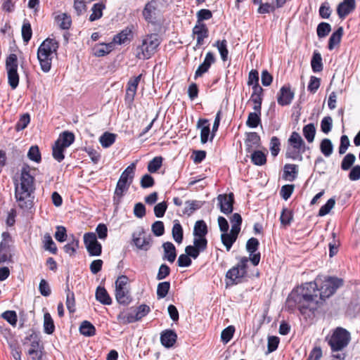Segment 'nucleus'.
I'll list each match as a JSON object with an SVG mask.
<instances>
[{
  "mask_svg": "<svg viewBox=\"0 0 360 360\" xmlns=\"http://www.w3.org/2000/svg\"><path fill=\"white\" fill-rule=\"evenodd\" d=\"M259 141L260 138L256 132L248 133L245 142L247 150L250 152L254 148H256L259 146Z\"/></svg>",
  "mask_w": 360,
  "mask_h": 360,
  "instance_id": "bb28decb",
  "label": "nucleus"
},
{
  "mask_svg": "<svg viewBox=\"0 0 360 360\" xmlns=\"http://www.w3.org/2000/svg\"><path fill=\"white\" fill-rule=\"evenodd\" d=\"M170 288V284L169 282H162L158 284L157 288V295L158 298H164L168 293V291Z\"/></svg>",
  "mask_w": 360,
  "mask_h": 360,
  "instance_id": "5fc2aeb1",
  "label": "nucleus"
},
{
  "mask_svg": "<svg viewBox=\"0 0 360 360\" xmlns=\"http://www.w3.org/2000/svg\"><path fill=\"white\" fill-rule=\"evenodd\" d=\"M311 68L314 72H320L323 69L322 58L320 53H314L311 61Z\"/></svg>",
  "mask_w": 360,
  "mask_h": 360,
  "instance_id": "ea45409f",
  "label": "nucleus"
},
{
  "mask_svg": "<svg viewBox=\"0 0 360 360\" xmlns=\"http://www.w3.org/2000/svg\"><path fill=\"white\" fill-rule=\"evenodd\" d=\"M239 233L234 232H223L221 235V240L224 245L226 247V250L229 251L233 243L236 240Z\"/></svg>",
  "mask_w": 360,
  "mask_h": 360,
  "instance_id": "a878e982",
  "label": "nucleus"
},
{
  "mask_svg": "<svg viewBox=\"0 0 360 360\" xmlns=\"http://www.w3.org/2000/svg\"><path fill=\"white\" fill-rule=\"evenodd\" d=\"M335 200L330 198L325 205H323L319 211V216L323 217L328 214L331 210L335 207Z\"/></svg>",
  "mask_w": 360,
  "mask_h": 360,
  "instance_id": "49530a36",
  "label": "nucleus"
},
{
  "mask_svg": "<svg viewBox=\"0 0 360 360\" xmlns=\"http://www.w3.org/2000/svg\"><path fill=\"white\" fill-rule=\"evenodd\" d=\"M343 34V29L342 27H339L335 32L332 34L329 39L328 49L333 50L334 47L338 45L341 40Z\"/></svg>",
  "mask_w": 360,
  "mask_h": 360,
  "instance_id": "c9c22d12",
  "label": "nucleus"
},
{
  "mask_svg": "<svg viewBox=\"0 0 360 360\" xmlns=\"http://www.w3.org/2000/svg\"><path fill=\"white\" fill-rule=\"evenodd\" d=\"M30 167L24 166L21 169L19 183H15V197L18 206L25 210L32 207V193L34 190V177L30 174Z\"/></svg>",
  "mask_w": 360,
  "mask_h": 360,
  "instance_id": "f03ea898",
  "label": "nucleus"
},
{
  "mask_svg": "<svg viewBox=\"0 0 360 360\" xmlns=\"http://www.w3.org/2000/svg\"><path fill=\"white\" fill-rule=\"evenodd\" d=\"M294 93L291 91L289 87L283 86L278 94L277 101L281 105H289L292 101Z\"/></svg>",
  "mask_w": 360,
  "mask_h": 360,
  "instance_id": "412c9836",
  "label": "nucleus"
},
{
  "mask_svg": "<svg viewBox=\"0 0 360 360\" xmlns=\"http://www.w3.org/2000/svg\"><path fill=\"white\" fill-rule=\"evenodd\" d=\"M230 221L231 224V232L239 233L242 223L241 216L238 213H235L231 217Z\"/></svg>",
  "mask_w": 360,
  "mask_h": 360,
  "instance_id": "a19ab883",
  "label": "nucleus"
},
{
  "mask_svg": "<svg viewBox=\"0 0 360 360\" xmlns=\"http://www.w3.org/2000/svg\"><path fill=\"white\" fill-rule=\"evenodd\" d=\"M342 285V280L340 278L319 276L314 282L298 288L290 297L300 309L313 310L316 308L320 300L331 296Z\"/></svg>",
  "mask_w": 360,
  "mask_h": 360,
  "instance_id": "f257e3e1",
  "label": "nucleus"
},
{
  "mask_svg": "<svg viewBox=\"0 0 360 360\" xmlns=\"http://www.w3.org/2000/svg\"><path fill=\"white\" fill-rule=\"evenodd\" d=\"M349 333L342 328H337L328 338V342L333 352H339L349 344Z\"/></svg>",
  "mask_w": 360,
  "mask_h": 360,
  "instance_id": "6e6552de",
  "label": "nucleus"
},
{
  "mask_svg": "<svg viewBox=\"0 0 360 360\" xmlns=\"http://www.w3.org/2000/svg\"><path fill=\"white\" fill-rule=\"evenodd\" d=\"M86 0H74V9L78 15H81L86 10Z\"/></svg>",
  "mask_w": 360,
  "mask_h": 360,
  "instance_id": "774afa93",
  "label": "nucleus"
},
{
  "mask_svg": "<svg viewBox=\"0 0 360 360\" xmlns=\"http://www.w3.org/2000/svg\"><path fill=\"white\" fill-rule=\"evenodd\" d=\"M160 42L157 34L143 36L134 49L136 58L142 60L150 58L158 51Z\"/></svg>",
  "mask_w": 360,
  "mask_h": 360,
  "instance_id": "7ed1b4c3",
  "label": "nucleus"
},
{
  "mask_svg": "<svg viewBox=\"0 0 360 360\" xmlns=\"http://www.w3.org/2000/svg\"><path fill=\"white\" fill-rule=\"evenodd\" d=\"M193 34L196 37L197 45L200 46L208 36V30L205 24L197 22L193 28Z\"/></svg>",
  "mask_w": 360,
  "mask_h": 360,
  "instance_id": "6ab92c4d",
  "label": "nucleus"
},
{
  "mask_svg": "<svg viewBox=\"0 0 360 360\" xmlns=\"http://www.w3.org/2000/svg\"><path fill=\"white\" fill-rule=\"evenodd\" d=\"M331 27L327 22H321L317 27V34L320 38L324 37L330 32Z\"/></svg>",
  "mask_w": 360,
  "mask_h": 360,
  "instance_id": "4d7b16f0",
  "label": "nucleus"
},
{
  "mask_svg": "<svg viewBox=\"0 0 360 360\" xmlns=\"http://www.w3.org/2000/svg\"><path fill=\"white\" fill-rule=\"evenodd\" d=\"M2 317L12 326L17 323V315L14 311H6L2 314Z\"/></svg>",
  "mask_w": 360,
  "mask_h": 360,
  "instance_id": "69168bd1",
  "label": "nucleus"
},
{
  "mask_svg": "<svg viewBox=\"0 0 360 360\" xmlns=\"http://www.w3.org/2000/svg\"><path fill=\"white\" fill-rule=\"evenodd\" d=\"M44 330L47 334H52L54 332L55 326L49 313H45L44 315Z\"/></svg>",
  "mask_w": 360,
  "mask_h": 360,
  "instance_id": "4c0bfd02",
  "label": "nucleus"
},
{
  "mask_svg": "<svg viewBox=\"0 0 360 360\" xmlns=\"http://www.w3.org/2000/svg\"><path fill=\"white\" fill-rule=\"evenodd\" d=\"M207 240L205 237L193 236V245H188L185 248V252L192 258L196 259L200 252L207 248Z\"/></svg>",
  "mask_w": 360,
  "mask_h": 360,
  "instance_id": "f8f14e48",
  "label": "nucleus"
},
{
  "mask_svg": "<svg viewBox=\"0 0 360 360\" xmlns=\"http://www.w3.org/2000/svg\"><path fill=\"white\" fill-rule=\"evenodd\" d=\"M316 134V128L314 124H308L303 128V135L308 142L314 141Z\"/></svg>",
  "mask_w": 360,
  "mask_h": 360,
  "instance_id": "58836bf2",
  "label": "nucleus"
},
{
  "mask_svg": "<svg viewBox=\"0 0 360 360\" xmlns=\"http://www.w3.org/2000/svg\"><path fill=\"white\" fill-rule=\"evenodd\" d=\"M259 77L258 72L256 70H251L248 75V84L249 86H252L253 91L256 93L262 92V89L259 86Z\"/></svg>",
  "mask_w": 360,
  "mask_h": 360,
  "instance_id": "7c9ffc66",
  "label": "nucleus"
},
{
  "mask_svg": "<svg viewBox=\"0 0 360 360\" xmlns=\"http://www.w3.org/2000/svg\"><path fill=\"white\" fill-rule=\"evenodd\" d=\"M321 153L326 157L330 156L333 153V144L330 140L328 139H323L321 143Z\"/></svg>",
  "mask_w": 360,
  "mask_h": 360,
  "instance_id": "09e8293b",
  "label": "nucleus"
},
{
  "mask_svg": "<svg viewBox=\"0 0 360 360\" xmlns=\"http://www.w3.org/2000/svg\"><path fill=\"white\" fill-rule=\"evenodd\" d=\"M197 127L200 130V142L202 144L206 143L210 140L212 135V134H210L209 121L205 119H200L198 121Z\"/></svg>",
  "mask_w": 360,
  "mask_h": 360,
  "instance_id": "a211bd4d",
  "label": "nucleus"
},
{
  "mask_svg": "<svg viewBox=\"0 0 360 360\" xmlns=\"http://www.w3.org/2000/svg\"><path fill=\"white\" fill-rule=\"evenodd\" d=\"M150 236L143 231L135 233L133 236L134 243L140 250H148L150 247Z\"/></svg>",
  "mask_w": 360,
  "mask_h": 360,
  "instance_id": "2eb2a0df",
  "label": "nucleus"
},
{
  "mask_svg": "<svg viewBox=\"0 0 360 360\" xmlns=\"http://www.w3.org/2000/svg\"><path fill=\"white\" fill-rule=\"evenodd\" d=\"M155 2L150 1L148 3L143 11V15L146 20L151 22H153L155 20Z\"/></svg>",
  "mask_w": 360,
  "mask_h": 360,
  "instance_id": "c85d7f7f",
  "label": "nucleus"
},
{
  "mask_svg": "<svg viewBox=\"0 0 360 360\" xmlns=\"http://www.w3.org/2000/svg\"><path fill=\"white\" fill-rule=\"evenodd\" d=\"M356 157L352 153H349L345 156L341 163V168L343 170H348L355 162Z\"/></svg>",
  "mask_w": 360,
  "mask_h": 360,
  "instance_id": "6e6d98bb",
  "label": "nucleus"
},
{
  "mask_svg": "<svg viewBox=\"0 0 360 360\" xmlns=\"http://www.w3.org/2000/svg\"><path fill=\"white\" fill-rule=\"evenodd\" d=\"M248 258L243 257L239 260L237 266L233 267L226 273L227 285H233L240 283L247 275Z\"/></svg>",
  "mask_w": 360,
  "mask_h": 360,
  "instance_id": "1a4fd4ad",
  "label": "nucleus"
},
{
  "mask_svg": "<svg viewBox=\"0 0 360 360\" xmlns=\"http://www.w3.org/2000/svg\"><path fill=\"white\" fill-rule=\"evenodd\" d=\"M96 299L105 305H110L112 299L107 290L103 287H98L96 291Z\"/></svg>",
  "mask_w": 360,
  "mask_h": 360,
  "instance_id": "cd10ccee",
  "label": "nucleus"
},
{
  "mask_svg": "<svg viewBox=\"0 0 360 360\" xmlns=\"http://www.w3.org/2000/svg\"><path fill=\"white\" fill-rule=\"evenodd\" d=\"M201 207V203L199 201H187L185 203L184 212L188 215L191 214L195 210Z\"/></svg>",
  "mask_w": 360,
  "mask_h": 360,
  "instance_id": "3c124183",
  "label": "nucleus"
},
{
  "mask_svg": "<svg viewBox=\"0 0 360 360\" xmlns=\"http://www.w3.org/2000/svg\"><path fill=\"white\" fill-rule=\"evenodd\" d=\"M78 240L72 237V240L63 247L64 251L70 256L74 255L78 248Z\"/></svg>",
  "mask_w": 360,
  "mask_h": 360,
  "instance_id": "8fccbe9b",
  "label": "nucleus"
},
{
  "mask_svg": "<svg viewBox=\"0 0 360 360\" xmlns=\"http://www.w3.org/2000/svg\"><path fill=\"white\" fill-rule=\"evenodd\" d=\"M333 120L330 117H323L321 122V131L325 134H328L331 130Z\"/></svg>",
  "mask_w": 360,
  "mask_h": 360,
  "instance_id": "e2e57ef3",
  "label": "nucleus"
},
{
  "mask_svg": "<svg viewBox=\"0 0 360 360\" xmlns=\"http://www.w3.org/2000/svg\"><path fill=\"white\" fill-rule=\"evenodd\" d=\"M115 298L122 304H128L131 301L129 278L126 276H119L115 281Z\"/></svg>",
  "mask_w": 360,
  "mask_h": 360,
  "instance_id": "9d476101",
  "label": "nucleus"
},
{
  "mask_svg": "<svg viewBox=\"0 0 360 360\" xmlns=\"http://www.w3.org/2000/svg\"><path fill=\"white\" fill-rule=\"evenodd\" d=\"M105 6L101 4H96L92 8V13L89 17L91 21L96 20L101 18L103 15V10Z\"/></svg>",
  "mask_w": 360,
  "mask_h": 360,
  "instance_id": "a18cd8bd",
  "label": "nucleus"
},
{
  "mask_svg": "<svg viewBox=\"0 0 360 360\" xmlns=\"http://www.w3.org/2000/svg\"><path fill=\"white\" fill-rule=\"evenodd\" d=\"M27 156L30 160L39 162L41 160L39 148L37 146H32L28 151Z\"/></svg>",
  "mask_w": 360,
  "mask_h": 360,
  "instance_id": "13d9d810",
  "label": "nucleus"
},
{
  "mask_svg": "<svg viewBox=\"0 0 360 360\" xmlns=\"http://www.w3.org/2000/svg\"><path fill=\"white\" fill-rule=\"evenodd\" d=\"M260 122V117L257 112H250L248 117L246 124L250 128H255Z\"/></svg>",
  "mask_w": 360,
  "mask_h": 360,
  "instance_id": "864d4df0",
  "label": "nucleus"
},
{
  "mask_svg": "<svg viewBox=\"0 0 360 360\" xmlns=\"http://www.w3.org/2000/svg\"><path fill=\"white\" fill-rule=\"evenodd\" d=\"M297 172V166L295 165H285L284 167V176L285 179L292 181L296 176Z\"/></svg>",
  "mask_w": 360,
  "mask_h": 360,
  "instance_id": "79ce46f5",
  "label": "nucleus"
},
{
  "mask_svg": "<svg viewBox=\"0 0 360 360\" xmlns=\"http://www.w3.org/2000/svg\"><path fill=\"white\" fill-rule=\"evenodd\" d=\"M220 53L221 60L226 61L228 59L229 51L227 49V41L226 39L217 40L213 44Z\"/></svg>",
  "mask_w": 360,
  "mask_h": 360,
  "instance_id": "473e14b6",
  "label": "nucleus"
},
{
  "mask_svg": "<svg viewBox=\"0 0 360 360\" xmlns=\"http://www.w3.org/2000/svg\"><path fill=\"white\" fill-rule=\"evenodd\" d=\"M113 49V43L98 44L93 48V53L97 57L104 56L112 51Z\"/></svg>",
  "mask_w": 360,
  "mask_h": 360,
  "instance_id": "393cba45",
  "label": "nucleus"
},
{
  "mask_svg": "<svg viewBox=\"0 0 360 360\" xmlns=\"http://www.w3.org/2000/svg\"><path fill=\"white\" fill-rule=\"evenodd\" d=\"M44 246L46 250L53 254H56L57 252L56 244L49 234H45L44 236Z\"/></svg>",
  "mask_w": 360,
  "mask_h": 360,
  "instance_id": "c03bdc74",
  "label": "nucleus"
},
{
  "mask_svg": "<svg viewBox=\"0 0 360 360\" xmlns=\"http://www.w3.org/2000/svg\"><path fill=\"white\" fill-rule=\"evenodd\" d=\"M251 160L255 165H262L266 163V155L260 150H255L251 155Z\"/></svg>",
  "mask_w": 360,
  "mask_h": 360,
  "instance_id": "37998d69",
  "label": "nucleus"
},
{
  "mask_svg": "<svg viewBox=\"0 0 360 360\" xmlns=\"http://www.w3.org/2000/svg\"><path fill=\"white\" fill-rule=\"evenodd\" d=\"M136 162H132L121 174L114 192L113 203L118 206L124 194L131 184L136 169Z\"/></svg>",
  "mask_w": 360,
  "mask_h": 360,
  "instance_id": "39448f33",
  "label": "nucleus"
},
{
  "mask_svg": "<svg viewBox=\"0 0 360 360\" xmlns=\"http://www.w3.org/2000/svg\"><path fill=\"white\" fill-rule=\"evenodd\" d=\"M75 141V135L70 131H63L61 133L58 139L56 141L55 144L53 146V157L58 162H61L65 156L64 151L68 148Z\"/></svg>",
  "mask_w": 360,
  "mask_h": 360,
  "instance_id": "423d86ee",
  "label": "nucleus"
},
{
  "mask_svg": "<svg viewBox=\"0 0 360 360\" xmlns=\"http://www.w3.org/2000/svg\"><path fill=\"white\" fill-rule=\"evenodd\" d=\"M18 66L17 56L14 53L10 54L6 60V68L8 76V82L12 89H16L19 84Z\"/></svg>",
  "mask_w": 360,
  "mask_h": 360,
  "instance_id": "9b49d317",
  "label": "nucleus"
},
{
  "mask_svg": "<svg viewBox=\"0 0 360 360\" xmlns=\"http://www.w3.org/2000/svg\"><path fill=\"white\" fill-rule=\"evenodd\" d=\"M259 245V241L255 238L249 239L246 244L247 251L250 253V259L254 266H257L260 261V254L255 253Z\"/></svg>",
  "mask_w": 360,
  "mask_h": 360,
  "instance_id": "4468645a",
  "label": "nucleus"
},
{
  "mask_svg": "<svg viewBox=\"0 0 360 360\" xmlns=\"http://www.w3.org/2000/svg\"><path fill=\"white\" fill-rule=\"evenodd\" d=\"M162 247L165 252V257L169 262H174L176 257L174 245L170 242H167L163 244Z\"/></svg>",
  "mask_w": 360,
  "mask_h": 360,
  "instance_id": "c756f323",
  "label": "nucleus"
},
{
  "mask_svg": "<svg viewBox=\"0 0 360 360\" xmlns=\"http://www.w3.org/2000/svg\"><path fill=\"white\" fill-rule=\"evenodd\" d=\"M86 248L91 256H99L101 253V245L98 242L94 233H87L84 236Z\"/></svg>",
  "mask_w": 360,
  "mask_h": 360,
  "instance_id": "ddd939ff",
  "label": "nucleus"
},
{
  "mask_svg": "<svg viewBox=\"0 0 360 360\" xmlns=\"http://www.w3.org/2000/svg\"><path fill=\"white\" fill-rule=\"evenodd\" d=\"M131 36V30L130 29H124L121 32L115 35L113 38V42L117 44H125L130 40Z\"/></svg>",
  "mask_w": 360,
  "mask_h": 360,
  "instance_id": "2f4dec72",
  "label": "nucleus"
},
{
  "mask_svg": "<svg viewBox=\"0 0 360 360\" xmlns=\"http://www.w3.org/2000/svg\"><path fill=\"white\" fill-rule=\"evenodd\" d=\"M176 338V333L172 330H165L160 335V342L167 348L172 347L175 344Z\"/></svg>",
  "mask_w": 360,
  "mask_h": 360,
  "instance_id": "4be33fe9",
  "label": "nucleus"
},
{
  "mask_svg": "<svg viewBox=\"0 0 360 360\" xmlns=\"http://www.w3.org/2000/svg\"><path fill=\"white\" fill-rule=\"evenodd\" d=\"M207 233V227L202 220L197 221L193 228V236L205 237Z\"/></svg>",
  "mask_w": 360,
  "mask_h": 360,
  "instance_id": "f704fd0d",
  "label": "nucleus"
},
{
  "mask_svg": "<svg viewBox=\"0 0 360 360\" xmlns=\"http://www.w3.org/2000/svg\"><path fill=\"white\" fill-rule=\"evenodd\" d=\"M162 159L161 157H155L150 160L148 165V169L150 172H155L162 165Z\"/></svg>",
  "mask_w": 360,
  "mask_h": 360,
  "instance_id": "bf43d9fd",
  "label": "nucleus"
},
{
  "mask_svg": "<svg viewBox=\"0 0 360 360\" xmlns=\"http://www.w3.org/2000/svg\"><path fill=\"white\" fill-rule=\"evenodd\" d=\"M79 331L83 335L90 337L95 334L96 329L89 321H84L80 325Z\"/></svg>",
  "mask_w": 360,
  "mask_h": 360,
  "instance_id": "e433bc0d",
  "label": "nucleus"
},
{
  "mask_svg": "<svg viewBox=\"0 0 360 360\" xmlns=\"http://www.w3.org/2000/svg\"><path fill=\"white\" fill-rule=\"evenodd\" d=\"M141 75L131 79L128 82V86L126 92V98L129 101H132L136 95L137 86L141 80Z\"/></svg>",
  "mask_w": 360,
  "mask_h": 360,
  "instance_id": "b1692460",
  "label": "nucleus"
},
{
  "mask_svg": "<svg viewBox=\"0 0 360 360\" xmlns=\"http://www.w3.org/2000/svg\"><path fill=\"white\" fill-rule=\"evenodd\" d=\"M30 117L28 114L22 115L18 120V123L16 124V130L20 131L26 128L28 124L30 123Z\"/></svg>",
  "mask_w": 360,
  "mask_h": 360,
  "instance_id": "680f3d73",
  "label": "nucleus"
},
{
  "mask_svg": "<svg viewBox=\"0 0 360 360\" xmlns=\"http://www.w3.org/2000/svg\"><path fill=\"white\" fill-rule=\"evenodd\" d=\"M172 236L177 243H181L183 240V230L179 223H175L172 228Z\"/></svg>",
  "mask_w": 360,
  "mask_h": 360,
  "instance_id": "de8ad7c7",
  "label": "nucleus"
},
{
  "mask_svg": "<svg viewBox=\"0 0 360 360\" xmlns=\"http://www.w3.org/2000/svg\"><path fill=\"white\" fill-rule=\"evenodd\" d=\"M320 79L315 76L310 77L309 83L308 85V90L311 93H315L320 86Z\"/></svg>",
  "mask_w": 360,
  "mask_h": 360,
  "instance_id": "338daca9",
  "label": "nucleus"
},
{
  "mask_svg": "<svg viewBox=\"0 0 360 360\" xmlns=\"http://www.w3.org/2000/svg\"><path fill=\"white\" fill-rule=\"evenodd\" d=\"M235 332V328L233 326H229L224 329L221 334V341L224 343L229 342L233 338Z\"/></svg>",
  "mask_w": 360,
  "mask_h": 360,
  "instance_id": "603ef678",
  "label": "nucleus"
},
{
  "mask_svg": "<svg viewBox=\"0 0 360 360\" xmlns=\"http://www.w3.org/2000/svg\"><path fill=\"white\" fill-rule=\"evenodd\" d=\"M115 139L116 134L110 132H105L100 136L99 142L103 148H106L115 143Z\"/></svg>",
  "mask_w": 360,
  "mask_h": 360,
  "instance_id": "72a5a7b5",
  "label": "nucleus"
},
{
  "mask_svg": "<svg viewBox=\"0 0 360 360\" xmlns=\"http://www.w3.org/2000/svg\"><path fill=\"white\" fill-rule=\"evenodd\" d=\"M66 307L70 313L75 311V301L74 293L68 291L66 295Z\"/></svg>",
  "mask_w": 360,
  "mask_h": 360,
  "instance_id": "052dcab7",
  "label": "nucleus"
},
{
  "mask_svg": "<svg viewBox=\"0 0 360 360\" xmlns=\"http://www.w3.org/2000/svg\"><path fill=\"white\" fill-rule=\"evenodd\" d=\"M304 150L305 144L302 138L298 133L292 132L288 139L286 157L294 160H302Z\"/></svg>",
  "mask_w": 360,
  "mask_h": 360,
  "instance_id": "0eeeda50",
  "label": "nucleus"
},
{
  "mask_svg": "<svg viewBox=\"0 0 360 360\" xmlns=\"http://www.w3.org/2000/svg\"><path fill=\"white\" fill-rule=\"evenodd\" d=\"M215 58L214 54L211 52H208L205 56L203 63L201 65H200L198 69L196 70L195 77H200L204 73L207 72L211 65L213 64Z\"/></svg>",
  "mask_w": 360,
  "mask_h": 360,
  "instance_id": "5701e85b",
  "label": "nucleus"
},
{
  "mask_svg": "<svg viewBox=\"0 0 360 360\" xmlns=\"http://www.w3.org/2000/svg\"><path fill=\"white\" fill-rule=\"evenodd\" d=\"M58 49V42L52 39H45L38 48L37 58L44 72L50 71L52 60L57 55Z\"/></svg>",
  "mask_w": 360,
  "mask_h": 360,
  "instance_id": "20e7f679",
  "label": "nucleus"
},
{
  "mask_svg": "<svg viewBox=\"0 0 360 360\" xmlns=\"http://www.w3.org/2000/svg\"><path fill=\"white\" fill-rule=\"evenodd\" d=\"M270 150L271 153L274 157H276L280 150V142L277 137L274 136L271 139L270 142Z\"/></svg>",
  "mask_w": 360,
  "mask_h": 360,
  "instance_id": "0e129e2a",
  "label": "nucleus"
},
{
  "mask_svg": "<svg viewBox=\"0 0 360 360\" xmlns=\"http://www.w3.org/2000/svg\"><path fill=\"white\" fill-rule=\"evenodd\" d=\"M217 200L220 207V210L225 214H229L233 211V195H219Z\"/></svg>",
  "mask_w": 360,
  "mask_h": 360,
  "instance_id": "dca6fc26",
  "label": "nucleus"
},
{
  "mask_svg": "<svg viewBox=\"0 0 360 360\" xmlns=\"http://www.w3.org/2000/svg\"><path fill=\"white\" fill-rule=\"evenodd\" d=\"M54 22L56 25L62 30H68L72 24V19L70 15L65 13L58 11L53 13Z\"/></svg>",
  "mask_w": 360,
  "mask_h": 360,
  "instance_id": "f3484780",
  "label": "nucleus"
},
{
  "mask_svg": "<svg viewBox=\"0 0 360 360\" xmlns=\"http://www.w3.org/2000/svg\"><path fill=\"white\" fill-rule=\"evenodd\" d=\"M355 8V0H343L337 8V12L340 18H345Z\"/></svg>",
  "mask_w": 360,
  "mask_h": 360,
  "instance_id": "aec40b11",
  "label": "nucleus"
}]
</instances>
